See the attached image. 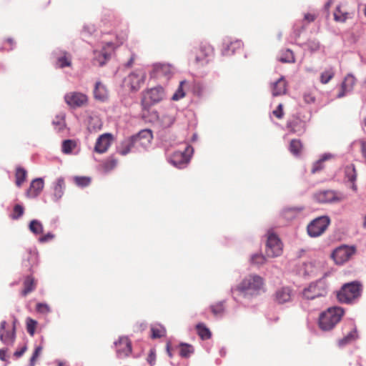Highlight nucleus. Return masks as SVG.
<instances>
[{
	"instance_id": "b1692460",
	"label": "nucleus",
	"mask_w": 366,
	"mask_h": 366,
	"mask_svg": "<svg viewBox=\"0 0 366 366\" xmlns=\"http://www.w3.org/2000/svg\"><path fill=\"white\" fill-rule=\"evenodd\" d=\"M345 177V179L352 183V189H356V185L355 184V182L356 180L357 174L354 164H348L344 168Z\"/></svg>"
},
{
	"instance_id": "f03ea898",
	"label": "nucleus",
	"mask_w": 366,
	"mask_h": 366,
	"mask_svg": "<svg viewBox=\"0 0 366 366\" xmlns=\"http://www.w3.org/2000/svg\"><path fill=\"white\" fill-rule=\"evenodd\" d=\"M344 313L341 307H335L322 312L319 318L320 327L324 331L332 330L341 320Z\"/></svg>"
},
{
	"instance_id": "393cba45",
	"label": "nucleus",
	"mask_w": 366,
	"mask_h": 366,
	"mask_svg": "<svg viewBox=\"0 0 366 366\" xmlns=\"http://www.w3.org/2000/svg\"><path fill=\"white\" fill-rule=\"evenodd\" d=\"M71 64V55L66 51H62L59 56H56V66L64 68L70 66Z\"/></svg>"
},
{
	"instance_id": "09e8293b",
	"label": "nucleus",
	"mask_w": 366,
	"mask_h": 366,
	"mask_svg": "<svg viewBox=\"0 0 366 366\" xmlns=\"http://www.w3.org/2000/svg\"><path fill=\"white\" fill-rule=\"evenodd\" d=\"M307 48L312 51L315 52L320 49V45L319 41L316 40H310L307 43Z\"/></svg>"
},
{
	"instance_id": "412c9836",
	"label": "nucleus",
	"mask_w": 366,
	"mask_h": 366,
	"mask_svg": "<svg viewBox=\"0 0 366 366\" xmlns=\"http://www.w3.org/2000/svg\"><path fill=\"white\" fill-rule=\"evenodd\" d=\"M44 188V180L42 178H36L34 179L30 185L29 189L26 192L28 197H36Z\"/></svg>"
},
{
	"instance_id": "9b49d317",
	"label": "nucleus",
	"mask_w": 366,
	"mask_h": 366,
	"mask_svg": "<svg viewBox=\"0 0 366 366\" xmlns=\"http://www.w3.org/2000/svg\"><path fill=\"white\" fill-rule=\"evenodd\" d=\"M355 248L354 247H349L342 245L334 250L332 257L337 264H342L348 261L350 258L355 254Z\"/></svg>"
},
{
	"instance_id": "680f3d73",
	"label": "nucleus",
	"mask_w": 366,
	"mask_h": 366,
	"mask_svg": "<svg viewBox=\"0 0 366 366\" xmlns=\"http://www.w3.org/2000/svg\"><path fill=\"white\" fill-rule=\"evenodd\" d=\"M26 350H27V347H26V345H24L20 350H16L14 352V355L16 357L19 358L26 352Z\"/></svg>"
},
{
	"instance_id": "f704fd0d",
	"label": "nucleus",
	"mask_w": 366,
	"mask_h": 366,
	"mask_svg": "<svg viewBox=\"0 0 366 366\" xmlns=\"http://www.w3.org/2000/svg\"><path fill=\"white\" fill-rule=\"evenodd\" d=\"M279 60L283 63H294L295 59L292 51L290 49H287L282 53Z\"/></svg>"
},
{
	"instance_id": "ea45409f",
	"label": "nucleus",
	"mask_w": 366,
	"mask_h": 366,
	"mask_svg": "<svg viewBox=\"0 0 366 366\" xmlns=\"http://www.w3.org/2000/svg\"><path fill=\"white\" fill-rule=\"evenodd\" d=\"M181 348L179 350V354L183 357H188L191 354L193 353L194 350L192 347L187 344H181Z\"/></svg>"
},
{
	"instance_id": "c85d7f7f",
	"label": "nucleus",
	"mask_w": 366,
	"mask_h": 366,
	"mask_svg": "<svg viewBox=\"0 0 366 366\" xmlns=\"http://www.w3.org/2000/svg\"><path fill=\"white\" fill-rule=\"evenodd\" d=\"M24 288L21 291V295L25 297L32 292L36 287L35 280L33 277L27 276L24 281Z\"/></svg>"
},
{
	"instance_id": "58836bf2",
	"label": "nucleus",
	"mask_w": 366,
	"mask_h": 366,
	"mask_svg": "<svg viewBox=\"0 0 366 366\" xmlns=\"http://www.w3.org/2000/svg\"><path fill=\"white\" fill-rule=\"evenodd\" d=\"M53 124L58 131H61L65 127L64 115L62 114L57 115L53 121Z\"/></svg>"
},
{
	"instance_id": "0eeeda50",
	"label": "nucleus",
	"mask_w": 366,
	"mask_h": 366,
	"mask_svg": "<svg viewBox=\"0 0 366 366\" xmlns=\"http://www.w3.org/2000/svg\"><path fill=\"white\" fill-rule=\"evenodd\" d=\"M146 76L144 70L136 69L124 79V84L132 92H137L144 84Z\"/></svg>"
},
{
	"instance_id": "e433bc0d",
	"label": "nucleus",
	"mask_w": 366,
	"mask_h": 366,
	"mask_svg": "<svg viewBox=\"0 0 366 366\" xmlns=\"http://www.w3.org/2000/svg\"><path fill=\"white\" fill-rule=\"evenodd\" d=\"M335 76V71L332 68L326 69L320 75V81L322 84H327Z\"/></svg>"
},
{
	"instance_id": "20e7f679",
	"label": "nucleus",
	"mask_w": 366,
	"mask_h": 366,
	"mask_svg": "<svg viewBox=\"0 0 366 366\" xmlns=\"http://www.w3.org/2000/svg\"><path fill=\"white\" fill-rule=\"evenodd\" d=\"M328 285L325 277L315 282H311L304 289L303 296L308 300H314L317 297H325L327 293Z\"/></svg>"
},
{
	"instance_id": "a19ab883",
	"label": "nucleus",
	"mask_w": 366,
	"mask_h": 366,
	"mask_svg": "<svg viewBox=\"0 0 366 366\" xmlns=\"http://www.w3.org/2000/svg\"><path fill=\"white\" fill-rule=\"evenodd\" d=\"M302 148V143L300 140L293 139L290 144V151L295 155H297Z\"/></svg>"
},
{
	"instance_id": "8fccbe9b",
	"label": "nucleus",
	"mask_w": 366,
	"mask_h": 366,
	"mask_svg": "<svg viewBox=\"0 0 366 366\" xmlns=\"http://www.w3.org/2000/svg\"><path fill=\"white\" fill-rule=\"evenodd\" d=\"M41 350H42V347L41 346H38L35 348V350L30 359V365L31 366H34L36 360L38 358V357L41 354Z\"/></svg>"
},
{
	"instance_id": "13d9d810",
	"label": "nucleus",
	"mask_w": 366,
	"mask_h": 366,
	"mask_svg": "<svg viewBox=\"0 0 366 366\" xmlns=\"http://www.w3.org/2000/svg\"><path fill=\"white\" fill-rule=\"evenodd\" d=\"M155 359H156V355H155L154 350H151L149 352V354L148 355V357H147V361L151 365H152L155 362Z\"/></svg>"
},
{
	"instance_id": "a211bd4d",
	"label": "nucleus",
	"mask_w": 366,
	"mask_h": 366,
	"mask_svg": "<svg viewBox=\"0 0 366 366\" xmlns=\"http://www.w3.org/2000/svg\"><path fill=\"white\" fill-rule=\"evenodd\" d=\"M356 83L355 77L351 74H348L344 79V81L341 85V91L337 95V98H342L345 97L347 94L351 92L353 89V87Z\"/></svg>"
},
{
	"instance_id": "f257e3e1",
	"label": "nucleus",
	"mask_w": 366,
	"mask_h": 366,
	"mask_svg": "<svg viewBox=\"0 0 366 366\" xmlns=\"http://www.w3.org/2000/svg\"><path fill=\"white\" fill-rule=\"evenodd\" d=\"M264 290L263 279L256 274L244 277L236 288L231 290L233 298L242 302V298L250 299L259 295Z\"/></svg>"
},
{
	"instance_id": "6ab92c4d",
	"label": "nucleus",
	"mask_w": 366,
	"mask_h": 366,
	"mask_svg": "<svg viewBox=\"0 0 366 366\" xmlns=\"http://www.w3.org/2000/svg\"><path fill=\"white\" fill-rule=\"evenodd\" d=\"M317 201L320 203L337 202L342 200V198L337 197L335 192L331 190L322 191L315 194Z\"/></svg>"
},
{
	"instance_id": "7c9ffc66",
	"label": "nucleus",
	"mask_w": 366,
	"mask_h": 366,
	"mask_svg": "<svg viewBox=\"0 0 366 366\" xmlns=\"http://www.w3.org/2000/svg\"><path fill=\"white\" fill-rule=\"evenodd\" d=\"M159 121L162 128H168L170 127L174 124L175 119L173 115L169 114H165L162 115V117L159 118Z\"/></svg>"
},
{
	"instance_id": "f3484780",
	"label": "nucleus",
	"mask_w": 366,
	"mask_h": 366,
	"mask_svg": "<svg viewBox=\"0 0 366 366\" xmlns=\"http://www.w3.org/2000/svg\"><path fill=\"white\" fill-rule=\"evenodd\" d=\"M112 135L109 133L100 135L97 139L94 151L99 154L106 152L112 144Z\"/></svg>"
},
{
	"instance_id": "9d476101",
	"label": "nucleus",
	"mask_w": 366,
	"mask_h": 366,
	"mask_svg": "<svg viewBox=\"0 0 366 366\" xmlns=\"http://www.w3.org/2000/svg\"><path fill=\"white\" fill-rule=\"evenodd\" d=\"M282 244L274 234H269L266 244V254L268 257H275L281 255Z\"/></svg>"
},
{
	"instance_id": "4d7b16f0",
	"label": "nucleus",
	"mask_w": 366,
	"mask_h": 366,
	"mask_svg": "<svg viewBox=\"0 0 366 366\" xmlns=\"http://www.w3.org/2000/svg\"><path fill=\"white\" fill-rule=\"evenodd\" d=\"M30 257L29 259V262H31V264H35L37 259V252L36 249H30L29 251Z\"/></svg>"
},
{
	"instance_id": "864d4df0",
	"label": "nucleus",
	"mask_w": 366,
	"mask_h": 366,
	"mask_svg": "<svg viewBox=\"0 0 366 366\" xmlns=\"http://www.w3.org/2000/svg\"><path fill=\"white\" fill-rule=\"evenodd\" d=\"M273 114L278 119H282L283 117L282 104H280L277 109L273 111Z\"/></svg>"
},
{
	"instance_id": "774afa93",
	"label": "nucleus",
	"mask_w": 366,
	"mask_h": 366,
	"mask_svg": "<svg viewBox=\"0 0 366 366\" xmlns=\"http://www.w3.org/2000/svg\"><path fill=\"white\" fill-rule=\"evenodd\" d=\"M234 44H237V46L238 47H240L241 45H242V43L240 41H236L235 43H231L230 45H228L227 47L229 49H232V52H234V48H233V45Z\"/></svg>"
},
{
	"instance_id": "603ef678",
	"label": "nucleus",
	"mask_w": 366,
	"mask_h": 366,
	"mask_svg": "<svg viewBox=\"0 0 366 366\" xmlns=\"http://www.w3.org/2000/svg\"><path fill=\"white\" fill-rule=\"evenodd\" d=\"M36 324V321L29 319V322H27V331L31 335H33L34 333V327Z\"/></svg>"
},
{
	"instance_id": "2eb2a0df",
	"label": "nucleus",
	"mask_w": 366,
	"mask_h": 366,
	"mask_svg": "<svg viewBox=\"0 0 366 366\" xmlns=\"http://www.w3.org/2000/svg\"><path fill=\"white\" fill-rule=\"evenodd\" d=\"M174 74V69L170 64H155L153 66L152 76L156 78L164 77L169 79Z\"/></svg>"
},
{
	"instance_id": "69168bd1",
	"label": "nucleus",
	"mask_w": 366,
	"mask_h": 366,
	"mask_svg": "<svg viewBox=\"0 0 366 366\" xmlns=\"http://www.w3.org/2000/svg\"><path fill=\"white\" fill-rule=\"evenodd\" d=\"M315 16L311 14H306L305 15V19L307 20L308 22H312L315 20Z\"/></svg>"
},
{
	"instance_id": "dca6fc26",
	"label": "nucleus",
	"mask_w": 366,
	"mask_h": 366,
	"mask_svg": "<svg viewBox=\"0 0 366 366\" xmlns=\"http://www.w3.org/2000/svg\"><path fill=\"white\" fill-rule=\"evenodd\" d=\"M6 325V321H2L0 324V340L5 345H12L15 341V320L14 321L13 328L11 331H5Z\"/></svg>"
},
{
	"instance_id": "5701e85b",
	"label": "nucleus",
	"mask_w": 366,
	"mask_h": 366,
	"mask_svg": "<svg viewBox=\"0 0 366 366\" xmlns=\"http://www.w3.org/2000/svg\"><path fill=\"white\" fill-rule=\"evenodd\" d=\"M117 152L121 155H127L129 152H137L132 137L124 139L117 147Z\"/></svg>"
},
{
	"instance_id": "e2e57ef3",
	"label": "nucleus",
	"mask_w": 366,
	"mask_h": 366,
	"mask_svg": "<svg viewBox=\"0 0 366 366\" xmlns=\"http://www.w3.org/2000/svg\"><path fill=\"white\" fill-rule=\"evenodd\" d=\"M334 157H335L334 154H332L331 153H325L321 156L320 159L322 161V163H324V162L329 160L330 159H332V158H334Z\"/></svg>"
},
{
	"instance_id": "c9c22d12",
	"label": "nucleus",
	"mask_w": 366,
	"mask_h": 366,
	"mask_svg": "<svg viewBox=\"0 0 366 366\" xmlns=\"http://www.w3.org/2000/svg\"><path fill=\"white\" fill-rule=\"evenodd\" d=\"M26 177V171L21 167L16 169V184L21 187Z\"/></svg>"
},
{
	"instance_id": "423d86ee",
	"label": "nucleus",
	"mask_w": 366,
	"mask_h": 366,
	"mask_svg": "<svg viewBox=\"0 0 366 366\" xmlns=\"http://www.w3.org/2000/svg\"><path fill=\"white\" fill-rule=\"evenodd\" d=\"M330 224L328 216H320L312 220L307 227V232L310 237L321 236Z\"/></svg>"
},
{
	"instance_id": "0e129e2a",
	"label": "nucleus",
	"mask_w": 366,
	"mask_h": 366,
	"mask_svg": "<svg viewBox=\"0 0 366 366\" xmlns=\"http://www.w3.org/2000/svg\"><path fill=\"white\" fill-rule=\"evenodd\" d=\"M361 145V153L362 157H364L365 162H366V142L362 141L360 142Z\"/></svg>"
},
{
	"instance_id": "7ed1b4c3",
	"label": "nucleus",
	"mask_w": 366,
	"mask_h": 366,
	"mask_svg": "<svg viewBox=\"0 0 366 366\" xmlns=\"http://www.w3.org/2000/svg\"><path fill=\"white\" fill-rule=\"evenodd\" d=\"M361 293V285L357 282L345 284L337 293V299L343 303H350L358 298Z\"/></svg>"
},
{
	"instance_id": "a18cd8bd",
	"label": "nucleus",
	"mask_w": 366,
	"mask_h": 366,
	"mask_svg": "<svg viewBox=\"0 0 366 366\" xmlns=\"http://www.w3.org/2000/svg\"><path fill=\"white\" fill-rule=\"evenodd\" d=\"M265 261V257L261 254H254L252 255L250 262L252 264L259 265L262 264Z\"/></svg>"
},
{
	"instance_id": "39448f33",
	"label": "nucleus",
	"mask_w": 366,
	"mask_h": 366,
	"mask_svg": "<svg viewBox=\"0 0 366 366\" xmlns=\"http://www.w3.org/2000/svg\"><path fill=\"white\" fill-rule=\"evenodd\" d=\"M165 97L163 87L156 86L143 92L142 105L144 109H148L152 106L160 102Z\"/></svg>"
},
{
	"instance_id": "473e14b6",
	"label": "nucleus",
	"mask_w": 366,
	"mask_h": 366,
	"mask_svg": "<svg viewBox=\"0 0 366 366\" xmlns=\"http://www.w3.org/2000/svg\"><path fill=\"white\" fill-rule=\"evenodd\" d=\"M152 338H159L165 335L166 330L160 325H154L151 327Z\"/></svg>"
},
{
	"instance_id": "3c124183",
	"label": "nucleus",
	"mask_w": 366,
	"mask_h": 366,
	"mask_svg": "<svg viewBox=\"0 0 366 366\" xmlns=\"http://www.w3.org/2000/svg\"><path fill=\"white\" fill-rule=\"evenodd\" d=\"M36 310L41 313H49L51 311L49 305L45 303H38Z\"/></svg>"
},
{
	"instance_id": "49530a36",
	"label": "nucleus",
	"mask_w": 366,
	"mask_h": 366,
	"mask_svg": "<svg viewBox=\"0 0 366 366\" xmlns=\"http://www.w3.org/2000/svg\"><path fill=\"white\" fill-rule=\"evenodd\" d=\"M24 207L20 204H16L14 207V212L11 214V218L14 219H17L20 217H21L24 214Z\"/></svg>"
},
{
	"instance_id": "72a5a7b5",
	"label": "nucleus",
	"mask_w": 366,
	"mask_h": 366,
	"mask_svg": "<svg viewBox=\"0 0 366 366\" xmlns=\"http://www.w3.org/2000/svg\"><path fill=\"white\" fill-rule=\"evenodd\" d=\"M197 330L198 335L202 340L209 339L211 337V332L202 323H199L197 325Z\"/></svg>"
},
{
	"instance_id": "f8f14e48",
	"label": "nucleus",
	"mask_w": 366,
	"mask_h": 366,
	"mask_svg": "<svg viewBox=\"0 0 366 366\" xmlns=\"http://www.w3.org/2000/svg\"><path fill=\"white\" fill-rule=\"evenodd\" d=\"M114 50V45L112 42H107L104 44L100 51H94V62L99 66H103L110 58Z\"/></svg>"
},
{
	"instance_id": "c756f323",
	"label": "nucleus",
	"mask_w": 366,
	"mask_h": 366,
	"mask_svg": "<svg viewBox=\"0 0 366 366\" xmlns=\"http://www.w3.org/2000/svg\"><path fill=\"white\" fill-rule=\"evenodd\" d=\"M201 54L197 56L196 61H204V58L209 57L213 54V49L210 45H203L200 47Z\"/></svg>"
},
{
	"instance_id": "338daca9",
	"label": "nucleus",
	"mask_w": 366,
	"mask_h": 366,
	"mask_svg": "<svg viewBox=\"0 0 366 366\" xmlns=\"http://www.w3.org/2000/svg\"><path fill=\"white\" fill-rule=\"evenodd\" d=\"M6 350L4 349L0 350V360L5 361L6 360Z\"/></svg>"
},
{
	"instance_id": "bf43d9fd",
	"label": "nucleus",
	"mask_w": 366,
	"mask_h": 366,
	"mask_svg": "<svg viewBox=\"0 0 366 366\" xmlns=\"http://www.w3.org/2000/svg\"><path fill=\"white\" fill-rule=\"evenodd\" d=\"M54 237V234L51 233H47L46 234L41 237L39 240L40 242L44 243L52 239Z\"/></svg>"
},
{
	"instance_id": "c03bdc74",
	"label": "nucleus",
	"mask_w": 366,
	"mask_h": 366,
	"mask_svg": "<svg viewBox=\"0 0 366 366\" xmlns=\"http://www.w3.org/2000/svg\"><path fill=\"white\" fill-rule=\"evenodd\" d=\"M211 310L212 313L215 316H221L224 312V305L223 302H219L217 304H215L214 305L211 306Z\"/></svg>"
},
{
	"instance_id": "5fc2aeb1",
	"label": "nucleus",
	"mask_w": 366,
	"mask_h": 366,
	"mask_svg": "<svg viewBox=\"0 0 366 366\" xmlns=\"http://www.w3.org/2000/svg\"><path fill=\"white\" fill-rule=\"evenodd\" d=\"M96 31L95 26L93 24H86L84 26L83 32L84 34H92Z\"/></svg>"
},
{
	"instance_id": "4c0bfd02",
	"label": "nucleus",
	"mask_w": 366,
	"mask_h": 366,
	"mask_svg": "<svg viewBox=\"0 0 366 366\" xmlns=\"http://www.w3.org/2000/svg\"><path fill=\"white\" fill-rule=\"evenodd\" d=\"M302 210V208L298 207L287 208L284 210L283 214L288 219H293Z\"/></svg>"
},
{
	"instance_id": "aec40b11",
	"label": "nucleus",
	"mask_w": 366,
	"mask_h": 366,
	"mask_svg": "<svg viewBox=\"0 0 366 366\" xmlns=\"http://www.w3.org/2000/svg\"><path fill=\"white\" fill-rule=\"evenodd\" d=\"M292 296V290L288 287H284L277 290L275 300L279 304H284L290 302Z\"/></svg>"
},
{
	"instance_id": "a878e982",
	"label": "nucleus",
	"mask_w": 366,
	"mask_h": 366,
	"mask_svg": "<svg viewBox=\"0 0 366 366\" xmlns=\"http://www.w3.org/2000/svg\"><path fill=\"white\" fill-rule=\"evenodd\" d=\"M94 94L95 99L104 101L107 98L108 92L105 86L101 82L98 81L95 84Z\"/></svg>"
},
{
	"instance_id": "2f4dec72",
	"label": "nucleus",
	"mask_w": 366,
	"mask_h": 366,
	"mask_svg": "<svg viewBox=\"0 0 366 366\" xmlns=\"http://www.w3.org/2000/svg\"><path fill=\"white\" fill-rule=\"evenodd\" d=\"M29 230L34 234H40L44 232V227L41 222L37 219H33L29 225Z\"/></svg>"
},
{
	"instance_id": "de8ad7c7",
	"label": "nucleus",
	"mask_w": 366,
	"mask_h": 366,
	"mask_svg": "<svg viewBox=\"0 0 366 366\" xmlns=\"http://www.w3.org/2000/svg\"><path fill=\"white\" fill-rule=\"evenodd\" d=\"M75 183L79 187L88 186L91 182L90 178L86 177H76L74 178Z\"/></svg>"
},
{
	"instance_id": "4be33fe9",
	"label": "nucleus",
	"mask_w": 366,
	"mask_h": 366,
	"mask_svg": "<svg viewBox=\"0 0 366 366\" xmlns=\"http://www.w3.org/2000/svg\"><path fill=\"white\" fill-rule=\"evenodd\" d=\"M272 94L274 97L285 94L287 92V82L284 76L271 84Z\"/></svg>"
},
{
	"instance_id": "79ce46f5",
	"label": "nucleus",
	"mask_w": 366,
	"mask_h": 366,
	"mask_svg": "<svg viewBox=\"0 0 366 366\" xmlns=\"http://www.w3.org/2000/svg\"><path fill=\"white\" fill-rule=\"evenodd\" d=\"M186 83V81H182L179 83V86L175 93L173 94L172 99L174 101H177L185 96V93L183 89V85Z\"/></svg>"
},
{
	"instance_id": "bb28decb",
	"label": "nucleus",
	"mask_w": 366,
	"mask_h": 366,
	"mask_svg": "<svg viewBox=\"0 0 366 366\" xmlns=\"http://www.w3.org/2000/svg\"><path fill=\"white\" fill-rule=\"evenodd\" d=\"M65 187L64 180L62 177H59L54 183V197L56 200H59L64 194Z\"/></svg>"
},
{
	"instance_id": "4468645a",
	"label": "nucleus",
	"mask_w": 366,
	"mask_h": 366,
	"mask_svg": "<svg viewBox=\"0 0 366 366\" xmlns=\"http://www.w3.org/2000/svg\"><path fill=\"white\" fill-rule=\"evenodd\" d=\"M116 353L118 358L127 357L132 352L131 342L127 337H122L117 342H114Z\"/></svg>"
},
{
	"instance_id": "cd10ccee",
	"label": "nucleus",
	"mask_w": 366,
	"mask_h": 366,
	"mask_svg": "<svg viewBox=\"0 0 366 366\" xmlns=\"http://www.w3.org/2000/svg\"><path fill=\"white\" fill-rule=\"evenodd\" d=\"M357 337V330L355 327L352 324L351 330L338 342L340 347H343L351 342L354 341Z\"/></svg>"
},
{
	"instance_id": "1a4fd4ad",
	"label": "nucleus",
	"mask_w": 366,
	"mask_h": 366,
	"mask_svg": "<svg viewBox=\"0 0 366 366\" xmlns=\"http://www.w3.org/2000/svg\"><path fill=\"white\" fill-rule=\"evenodd\" d=\"M193 152V148L187 146L184 152H174L169 157V162L177 168H184L189 162Z\"/></svg>"
},
{
	"instance_id": "6e6552de",
	"label": "nucleus",
	"mask_w": 366,
	"mask_h": 366,
	"mask_svg": "<svg viewBox=\"0 0 366 366\" xmlns=\"http://www.w3.org/2000/svg\"><path fill=\"white\" fill-rule=\"evenodd\" d=\"M132 139L135 150L140 152L147 150L150 147L153 135L150 129H143L137 135L132 137Z\"/></svg>"
},
{
	"instance_id": "052dcab7",
	"label": "nucleus",
	"mask_w": 366,
	"mask_h": 366,
	"mask_svg": "<svg viewBox=\"0 0 366 366\" xmlns=\"http://www.w3.org/2000/svg\"><path fill=\"white\" fill-rule=\"evenodd\" d=\"M303 97L305 102L307 104H311L315 102V97L311 94L306 93L304 94Z\"/></svg>"
},
{
	"instance_id": "ddd939ff",
	"label": "nucleus",
	"mask_w": 366,
	"mask_h": 366,
	"mask_svg": "<svg viewBox=\"0 0 366 366\" xmlns=\"http://www.w3.org/2000/svg\"><path fill=\"white\" fill-rule=\"evenodd\" d=\"M64 99L66 103L73 108L83 107L88 100L86 95L76 92L67 93L64 96Z\"/></svg>"
},
{
	"instance_id": "37998d69",
	"label": "nucleus",
	"mask_w": 366,
	"mask_h": 366,
	"mask_svg": "<svg viewBox=\"0 0 366 366\" xmlns=\"http://www.w3.org/2000/svg\"><path fill=\"white\" fill-rule=\"evenodd\" d=\"M75 146L76 144L74 141L70 139L64 140L62 143V152L65 154H69Z\"/></svg>"
},
{
	"instance_id": "6e6d98bb",
	"label": "nucleus",
	"mask_w": 366,
	"mask_h": 366,
	"mask_svg": "<svg viewBox=\"0 0 366 366\" xmlns=\"http://www.w3.org/2000/svg\"><path fill=\"white\" fill-rule=\"evenodd\" d=\"M323 168V163L322 161L319 159L313 165V167L312 169V172L315 173L320 170H321Z\"/></svg>"
}]
</instances>
